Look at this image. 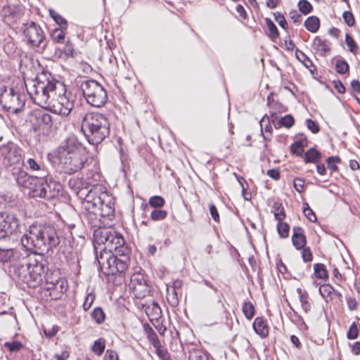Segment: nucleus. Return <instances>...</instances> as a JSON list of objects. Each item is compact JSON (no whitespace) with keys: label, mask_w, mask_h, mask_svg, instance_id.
Returning <instances> with one entry per match:
<instances>
[{"label":"nucleus","mask_w":360,"mask_h":360,"mask_svg":"<svg viewBox=\"0 0 360 360\" xmlns=\"http://www.w3.org/2000/svg\"><path fill=\"white\" fill-rule=\"evenodd\" d=\"M21 244L26 250L40 255L48 252L60 243L56 229L50 224H33L22 236Z\"/></svg>","instance_id":"f257e3e1"},{"label":"nucleus","mask_w":360,"mask_h":360,"mask_svg":"<svg viewBox=\"0 0 360 360\" xmlns=\"http://www.w3.org/2000/svg\"><path fill=\"white\" fill-rule=\"evenodd\" d=\"M60 83L51 74L43 72L32 82L31 85L27 86V91L35 104L47 108Z\"/></svg>","instance_id":"f03ea898"},{"label":"nucleus","mask_w":360,"mask_h":360,"mask_svg":"<svg viewBox=\"0 0 360 360\" xmlns=\"http://www.w3.org/2000/svg\"><path fill=\"white\" fill-rule=\"evenodd\" d=\"M81 129L90 144L97 145L109 135L110 123L103 114L88 112L82 118Z\"/></svg>","instance_id":"7ed1b4c3"},{"label":"nucleus","mask_w":360,"mask_h":360,"mask_svg":"<svg viewBox=\"0 0 360 360\" xmlns=\"http://www.w3.org/2000/svg\"><path fill=\"white\" fill-rule=\"evenodd\" d=\"M95 249L110 255H129V249L121 233L111 229H98L94 231Z\"/></svg>","instance_id":"20e7f679"},{"label":"nucleus","mask_w":360,"mask_h":360,"mask_svg":"<svg viewBox=\"0 0 360 360\" xmlns=\"http://www.w3.org/2000/svg\"><path fill=\"white\" fill-rule=\"evenodd\" d=\"M78 195L80 198L84 199V206L86 209L96 208L100 216L107 217L112 215L114 212V200L112 195L108 192L103 191L101 186L94 187L93 189L87 191L86 188L81 189Z\"/></svg>","instance_id":"39448f33"},{"label":"nucleus","mask_w":360,"mask_h":360,"mask_svg":"<svg viewBox=\"0 0 360 360\" xmlns=\"http://www.w3.org/2000/svg\"><path fill=\"white\" fill-rule=\"evenodd\" d=\"M36 253L22 256L15 271L22 281L34 287L42 281L44 265L36 258Z\"/></svg>","instance_id":"423d86ee"},{"label":"nucleus","mask_w":360,"mask_h":360,"mask_svg":"<svg viewBox=\"0 0 360 360\" xmlns=\"http://www.w3.org/2000/svg\"><path fill=\"white\" fill-rule=\"evenodd\" d=\"M25 103V95L23 93L22 84L0 87V104L2 108L9 112L18 113Z\"/></svg>","instance_id":"0eeeda50"},{"label":"nucleus","mask_w":360,"mask_h":360,"mask_svg":"<svg viewBox=\"0 0 360 360\" xmlns=\"http://www.w3.org/2000/svg\"><path fill=\"white\" fill-rule=\"evenodd\" d=\"M99 269L106 275L124 273L128 268L129 255H110L108 252L96 254Z\"/></svg>","instance_id":"6e6552de"},{"label":"nucleus","mask_w":360,"mask_h":360,"mask_svg":"<svg viewBox=\"0 0 360 360\" xmlns=\"http://www.w3.org/2000/svg\"><path fill=\"white\" fill-rule=\"evenodd\" d=\"M81 90L86 102L91 106L100 108L107 102L105 89L96 80L90 79L82 82Z\"/></svg>","instance_id":"1a4fd4ad"},{"label":"nucleus","mask_w":360,"mask_h":360,"mask_svg":"<svg viewBox=\"0 0 360 360\" xmlns=\"http://www.w3.org/2000/svg\"><path fill=\"white\" fill-rule=\"evenodd\" d=\"M68 94L63 83L58 84V88L52 97V100L46 109L55 114L68 116L74 107V101Z\"/></svg>","instance_id":"9d476101"},{"label":"nucleus","mask_w":360,"mask_h":360,"mask_svg":"<svg viewBox=\"0 0 360 360\" xmlns=\"http://www.w3.org/2000/svg\"><path fill=\"white\" fill-rule=\"evenodd\" d=\"M27 124L34 132L45 133L50 131L53 125L52 117L43 110H34L27 116Z\"/></svg>","instance_id":"9b49d317"},{"label":"nucleus","mask_w":360,"mask_h":360,"mask_svg":"<svg viewBox=\"0 0 360 360\" xmlns=\"http://www.w3.org/2000/svg\"><path fill=\"white\" fill-rule=\"evenodd\" d=\"M39 181L34 188L33 197H39L46 200L54 198L59 195L62 186L51 177L46 176L45 179L39 178Z\"/></svg>","instance_id":"f8f14e48"},{"label":"nucleus","mask_w":360,"mask_h":360,"mask_svg":"<svg viewBox=\"0 0 360 360\" xmlns=\"http://www.w3.org/2000/svg\"><path fill=\"white\" fill-rule=\"evenodd\" d=\"M20 220L13 212H0V240L6 239L17 232Z\"/></svg>","instance_id":"ddd939ff"},{"label":"nucleus","mask_w":360,"mask_h":360,"mask_svg":"<svg viewBox=\"0 0 360 360\" xmlns=\"http://www.w3.org/2000/svg\"><path fill=\"white\" fill-rule=\"evenodd\" d=\"M23 34L29 45L42 49L45 47V44H44V33L41 27L34 22L24 25Z\"/></svg>","instance_id":"4468645a"},{"label":"nucleus","mask_w":360,"mask_h":360,"mask_svg":"<svg viewBox=\"0 0 360 360\" xmlns=\"http://www.w3.org/2000/svg\"><path fill=\"white\" fill-rule=\"evenodd\" d=\"M83 146L82 143L75 135L67 137L57 148L56 154L58 160L67 158L70 155H75L82 153Z\"/></svg>","instance_id":"2eb2a0df"},{"label":"nucleus","mask_w":360,"mask_h":360,"mask_svg":"<svg viewBox=\"0 0 360 360\" xmlns=\"http://www.w3.org/2000/svg\"><path fill=\"white\" fill-rule=\"evenodd\" d=\"M0 155L2 157L3 162L6 167L18 164L22 161L20 148L11 141L0 146Z\"/></svg>","instance_id":"dca6fc26"},{"label":"nucleus","mask_w":360,"mask_h":360,"mask_svg":"<svg viewBox=\"0 0 360 360\" xmlns=\"http://www.w3.org/2000/svg\"><path fill=\"white\" fill-rule=\"evenodd\" d=\"M58 161L64 172L71 174L79 172L84 167L86 158L85 155L81 153L67 156V158H61Z\"/></svg>","instance_id":"f3484780"},{"label":"nucleus","mask_w":360,"mask_h":360,"mask_svg":"<svg viewBox=\"0 0 360 360\" xmlns=\"http://www.w3.org/2000/svg\"><path fill=\"white\" fill-rule=\"evenodd\" d=\"M129 288L138 299L145 297L150 292L147 281L141 273H135L131 276Z\"/></svg>","instance_id":"a211bd4d"},{"label":"nucleus","mask_w":360,"mask_h":360,"mask_svg":"<svg viewBox=\"0 0 360 360\" xmlns=\"http://www.w3.org/2000/svg\"><path fill=\"white\" fill-rule=\"evenodd\" d=\"M15 180L18 186L30 189L33 195L34 188L39 179L28 174L24 170H19L16 174Z\"/></svg>","instance_id":"6ab92c4d"},{"label":"nucleus","mask_w":360,"mask_h":360,"mask_svg":"<svg viewBox=\"0 0 360 360\" xmlns=\"http://www.w3.org/2000/svg\"><path fill=\"white\" fill-rule=\"evenodd\" d=\"M18 259H21V258H20V253L18 250L13 248H0V262H13L16 269L18 264L15 262Z\"/></svg>","instance_id":"aec40b11"},{"label":"nucleus","mask_w":360,"mask_h":360,"mask_svg":"<svg viewBox=\"0 0 360 360\" xmlns=\"http://www.w3.org/2000/svg\"><path fill=\"white\" fill-rule=\"evenodd\" d=\"M293 234L292 236V242L297 250L302 249L307 243L304 229L300 226H294L292 228Z\"/></svg>","instance_id":"412c9836"},{"label":"nucleus","mask_w":360,"mask_h":360,"mask_svg":"<svg viewBox=\"0 0 360 360\" xmlns=\"http://www.w3.org/2000/svg\"><path fill=\"white\" fill-rule=\"evenodd\" d=\"M252 327L255 333L262 338H266L269 335V327L263 317L255 318Z\"/></svg>","instance_id":"4be33fe9"},{"label":"nucleus","mask_w":360,"mask_h":360,"mask_svg":"<svg viewBox=\"0 0 360 360\" xmlns=\"http://www.w3.org/2000/svg\"><path fill=\"white\" fill-rule=\"evenodd\" d=\"M85 212L82 214L84 220H86L91 226H96L98 221V217L100 216L98 211H96V208L86 209L84 206Z\"/></svg>","instance_id":"5701e85b"},{"label":"nucleus","mask_w":360,"mask_h":360,"mask_svg":"<svg viewBox=\"0 0 360 360\" xmlns=\"http://www.w3.org/2000/svg\"><path fill=\"white\" fill-rule=\"evenodd\" d=\"M297 292L302 310L305 313H309L311 309V303L307 292L301 288H297Z\"/></svg>","instance_id":"b1692460"},{"label":"nucleus","mask_w":360,"mask_h":360,"mask_svg":"<svg viewBox=\"0 0 360 360\" xmlns=\"http://www.w3.org/2000/svg\"><path fill=\"white\" fill-rule=\"evenodd\" d=\"M261 131L263 134V137L265 140L271 139L272 127L270 124L269 118L263 117L260 121Z\"/></svg>","instance_id":"393cba45"},{"label":"nucleus","mask_w":360,"mask_h":360,"mask_svg":"<svg viewBox=\"0 0 360 360\" xmlns=\"http://www.w3.org/2000/svg\"><path fill=\"white\" fill-rule=\"evenodd\" d=\"M313 48L318 51L326 53L330 51V44L328 41L323 40L319 37H316L313 41Z\"/></svg>","instance_id":"a878e982"},{"label":"nucleus","mask_w":360,"mask_h":360,"mask_svg":"<svg viewBox=\"0 0 360 360\" xmlns=\"http://www.w3.org/2000/svg\"><path fill=\"white\" fill-rule=\"evenodd\" d=\"M321 158V153L314 148H311L304 154V162L306 163H317Z\"/></svg>","instance_id":"bb28decb"},{"label":"nucleus","mask_w":360,"mask_h":360,"mask_svg":"<svg viewBox=\"0 0 360 360\" xmlns=\"http://www.w3.org/2000/svg\"><path fill=\"white\" fill-rule=\"evenodd\" d=\"M144 328L148 341L154 347H158L161 343L154 330L148 324L145 325Z\"/></svg>","instance_id":"cd10ccee"},{"label":"nucleus","mask_w":360,"mask_h":360,"mask_svg":"<svg viewBox=\"0 0 360 360\" xmlns=\"http://www.w3.org/2000/svg\"><path fill=\"white\" fill-rule=\"evenodd\" d=\"M304 26L307 30L314 33L318 31L320 26L319 19L316 16H310L304 22Z\"/></svg>","instance_id":"c85d7f7f"},{"label":"nucleus","mask_w":360,"mask_h":360,"mask_svg":"<svg viewBox=\"0 0 360 360\" xmlns=\"http://www.w3.org/2000/svg\"><path fill=\"white\" fill-rule=\"evenodd\" d=\"M265 22H266V27H267L268 31H269V34H268L269 37L272 40H274L276 38H278L279 36V33H278V29H277L276 25L273 22V21L270 18H266L265 19Z\"/></svg>","instance_id":"c756f323"},{"label":"nucleus","mask_w":360,"mask_h":360,"mask_svg":"<svg viewBox=\"0 0 360 360\" xmlns=\"http://www.w3.org/2000/svg\"><path fill=\"white\" fill-rule=\"evenodd\" d=\"M65 30L61 27L55 29L51 34L52 40L56 43L63 44L65 38Z\"/></svg>","instance_id":"7c9ffc66"},{"label":"nucleus","mask_w":360,"mask_h":360,"mask_svg":"<svg viewBox=\"0 0 360 360\" xmlns=\"http://www.w3.org/2000/svg\"><path fill=\"white\" fill-rule=\"evenodd\" d=\"M273 210L274 217L278 221H281L284 219L285 214L281 203L278 202H274L273 205Z\"/></svg>","instance_id":"2f4dec72"},{"label":"nucleus","mask_w":360,"mask_h":360,"mask_svg":"<svg viewBox=\"0 0 360 360\" xmlns=\"http://www.w3.org/2000/svg\"><path fill=\"white\" fill-rule=\"evenodd\" d=\"M242 311L245 318L250 320L255 316V307L252 302L247 301L243 304Z\"/></svg>","instance_id":"473e14b6"},{"label":"nucleus","mask_w":360,"mask_h":360,"mask_svg":"<svg viewBox=\"0 0 360 360\" xmlns=\"http://www.w3.org/2000/svg\"><path fill=\"white\" fill-rule=\"evenodd\" d=\"M91 318L98 324H101L105 321V314L101 307H96L91 312Z\"/></svg>","instance_id":"72a5a7b5"},{"label":"nucleus","mask_w":360,"mask_h":360,"mask_svg":"<svg viewBox=\"0 0 360 360\" xmlns=\"http://www.w3.org/2000/svg\"><path fill=\"white\" fill-rule=\"evenodd\" d=\"M314 274L316 277L321 279H325L328 278V271L323 264H315L314 265Z\"/></svg>","instance_id":"f704fd0d"},{"label":"nucleus","mask_w":360,"mask_h":360,"mask_svg":"<svg viewBox=\"0 0 360 360\" xmlns=\"http://www.w3.org/2000/svg\"><path fill=\"white\" fill-rule=\"evenodd\" d=\"M295 123V120L291 115H287L281 117L278 122L277 125H275L276 128L281 127L282 126L286 128H290Z\"/></svg>","instance_id":"c9c22d12"},{"label":"nucleus","mask_w":360,"mask_h":360,"mask_svg":"<svg viewBox=\"0 0 360 360\" xmlns=\"http://www.w3.org/2000/svg\"><path fill=\"white\" fill-rule=\"evenodd\" d=\"M26 165L32 171H41L44 172V165L40 160H37L33 158H29L26 161Z\"/></svg>","instance_id":"e433bc0d"},{"label":"nucleus","mask_w":360,"mask_h":360,"mask_svg":"<svg viewBox=\"0 0 360 360\" xmlns=\"http://www.w3.org/2000/svg\"><path fill=\"white\" fill-rule=\"evenodd\" d=\"M277 231L281 238H286L289 236L290 226L285 222H282V221H278Z\"/></svg>","instance_id":"4c0bfd02"},{"label":"nucleus","mask_w":360,"mask_h":360,"mask_svg":"<svg viewBox=\"0 0 360 360\" xmlns=\"http://www.w3.org/2000/svg\"><path fill=\"white\" fill-rule=\"evenodd\" d=\"M167 216V212L165 210H160L159 208L154 209L150 212V219L153 221H161L165 219Z\"/></svg>","instance_id":"58836bf2"},{"label":"nucleus","mask_w":360,"mask_h":360,"mask_svg":"<svg viewBox=\"0 0 360 360\" xmlns=\"http://www.w3.org/2000/svg\"><path fill=\"white\" fill-rule=\"evenodd\" d=\"M105 340L104 339L99 338L96 340L92 346V351L97 355L100 356L103 354L105 349Z\"/></svg>","instance_id":"ea45409f"},{"label":"nucleus","mask_w":360,"mask_h":360,"mask_svg":"<svg viewBox=\"0 0 360 360\" xmlns=\"http://www.w3.org/2000/svg\"><path fill=\"white\" fill-rule=\"evenodd\" d=\"M295 55L297 60L302 63L306 68H309L313 65L312 61L302 51L297 49Z\"/></svg>","instance_id":"a19ab883"},{"label":"nucleus","mask_w":360,"mask_h":360,"mask_svg":"<svg viewBox=\"0 0 360 360\" xmlns=\"http://www.w3.org/2000/svg\"><path fill=\"white\" fill-rule=\"evenodd\" d=\"M299 11L304 15L309 14L312 11L311 4L307 0H300L297 4Z\"/></svg>","instance_id":"79ce46f5"},{"label":"nucleus","mask_w":360,"mask_h":360,"mask_svg":"<svg viewBox=\"0 0 360 360\" xmlns=\"http://www.w3.org/2000/svg\"><path fill=\"white\" fill-rule=\"evenodd\" d=\"M148 204L155 209L160 208L165 205V200L159 195H155L149 199Z\"/></svg>","instance_id":"37998d69"},{"label":"nucleus","mask_w":360,"mask_h":360,"mask_svg":"<svg viewBox=\"0 0 360 360\" xmlns=\"http://www.w3.org/2000/svg\"><path fill=\"white\" fill-rule=\"evenodd\" d=\"M50 15L53 18V19L56 21V22L60 25V27L63 29L68 28V22L63 18L61 15L58 14L56 12L53 11H50Z\"/></svg>","instance_id":"c03bdc74"},{"label":"nucleus","mask_w":360,"mask_h":360,"mask_svg":"<svg viewBox=\"0 0 360 360\" xmlns=\"http://www.w3.org/2000/svg\"><path fill=\"white\" fill-rule=\"evenodd\" d=\"M335 70L339 74H345L349 71V65L345 60H337Z\"/></svg>","instance_id":"a18cd8bd"},{"label":"nucleus","mask_w":360,"mask_h":360,"mask_svg":"<svg viewBox=\"0 0 360 360\" xmlns=\"http://www.w3.org/2000/svg\"><path fill=\"white\" fill-rule=\"evenodd\" d=\"M304 143L301 141H295L290 146L291 153L297 156H302L304 153Z\"/></svg>","instance_id":"49530a36"},{"label":"nucleus","mask_w":360,"mask_h":360,"mask_svg":"<svg viewBox=\"0 0 360 360\" xmlns=\"http://www.w3.org/2000/svg\"><path fill=\"white\" fill-rule=\"evenodd\" d=\"M303 213L310 221L314 222L316 221L315 213L307 202L303 204Z\"/></svg>","instance_id":"de8ad7c7"},{"label":"nucleus","mask_w":360,"mask_h":360,"mask_svg":"<svg viewBox=\"0 0 360 360\" xmlns=\"http://www.w3.org/2000/svg\"><path fill=\"white\" fill-rule=\"evenodd\" d=\"M189 360H208V357L202 351L194 349L189 354Z\"/></svg>","instance_id":"09e8293b"},{"label":"nucleus","mask_w":360,"mask_h":360,"mask_svg":"<svg viewBox=\"0 0 360 360\" xmlns=\"http://www.w3.org/2000/svg\"><path fill=\"white\" fill-rule=\"evenodd\" d=\"M333 292H335V289L329 284L322 285L319 288L321 295L325 298L328 297Z\"/></svg>","instance_id":"8fccbe9b"},{"label":"nucleus","mask_w":360,"mask_h":360,"mask_svg":"<svg viewBox=\"0 0 360 360\" xmlns=\"http://www.w3.org/2000/svg\"><path fill=\"white\" fill-rule=\"evenodd\" d=\"M4 347L10 352H14L20 350L22 348V344L19 341H13L11 342H6L4 343Z\"/></svg>","instance_id":"3c124183"},{"label":"nucleus","mask_w":360,"mask_h":360,"mask_svg":"<svg viewBox=\"0 0 360 360\" xmlns=\"http://www.w3.org/2000/svg\"><path fill=\"white\" fill-rule=\"evenodd\" d=\"M359 335V328L355 322L352 323L350 326L349 330L347 333V337L349 340H354L358 338Z\"/></svg>","instance_id":"603ef678"},{"label":"nucleus","mask_w":360,"mask_h":360,"mask_svg":"<svg viewBox=\"0 0 360 360\" xmlns=\"http://www.w3.org/2000/svg\"><path fill=\"white\" fill-rule=\"evenodd\" d=\"M95 300V295L92 292H89L86 295L84 302L83 303V309L86 311L90 309Z\"/></svg>","instance_id":"864d4df0"},{"label":"nucleus","mask_w":360,"mask_h":360,"mask_svg":"<svg viewBox=\"0 0 360 360\" xmlns=\"http://www.w3.org/2000/svg\"><path fill=\"white\" fill-rule=\"evenodd\" d=\"M340 162V159L338 156H331L327 158L326 162L328 165V167L329 169H330L332 171L335 172L338 170V166L336 165V163H338Z\"/></svg>","instance_id":"5fc2aeb1"},{"label":"nucleus","mask_w":360,"mask_h":360,"mask_svg":"<svg viewBox=\"0 0 360 360\" xmlns=\"http://www.w3.org/2000/svg\"><path fill=\"white\" fill-rule=\"evenodd\" d=\"M345 43L352 53H355L358 46L353 37L349 34H346Z\"/></svg>","instance_id":"6e6d98bb"},{"label":"nucleus","mask_w":360,"mask_h":360,"mask_svg":"<svg viewBox=\"0 0 360 360\" xmlns=\"http://www.w3.org/2000/svg\"><path fill=\"white\" fill-rule=\"evenodd\" d=\"M155 353L162 360H169L170 358L169 354L167 349L162 348L161 345L158 347H155Z\"/></svg>","instance_id":"4d7b16f0"},{"label":"nucleus","mask_w":360,"mask_h":360,"mask_svg":"<svg viewBox=\"0 0 360 360\" xmlns=\"http://www.w3.org/2000/svg\"><path fill=\"white\" fill-rule=\"evenodd\" d=\"M274 15L275 17V20L278 23V25L284 30H286L288 27V23L284 15H283L278 12L274 13Z\"/></svg>","instance_id":"13d9d810"},{"label":"nucleus","mask_w":360,"mask_h":360,"mask_svg":"<svg viewBox=\"0 0 360 360\" xmlns=\"http://www.w3.org/2000/svg\"><path fill=\"white\" fill-rule=\"evenodd\" d=\"M342 17L344 18L345 23L348 26L351 27L354 25L355 20H354L353 14L351 12L345 11L342 14Z\"/></svg>","instance_id":"bf43d9fd"},{"label":"nucleus","mask_w":360,"mask_h":360,"mask_svg":"<svg viewBox=\"0 0 360 360\" xmlns=\"http://www.w3.org/2000/svg\"><path fill=\"white\" fill-rule=\"evenodd\" d=\"M178 291L176 289L172 290V293L168 292L167 299L169 303L173 306H176L179 304V299L177 297Z\"/></svg>","instance_id":"052dcab7"},{"label":"nucleus","mask_w":360,"mask_h":360,"mask_svg":"<svg viewBox=\"0 0 360 360\" xmlns=\"http://www.w3.org/2000/svg\"><path fill=\"white\" fill-rule=\"evenodd\" d=\"M306 125L308 129L310 130L314 134L318 133L320 130V128L317 123L311 119H307L306 120Z\"/></svg>","instance_id":"680f3d73"},{"label":"nucleus","mask_w":360,"mask_h":360,"mask_svg":"<svg viewBox=\"0 0 360 360\" xmlns=\"http://www.w3.org/2000/svg\"><path fill=\"white\" fill-rule=\"evenodd\" d=\"M294 187L297 192L302 193L304 188V181L301 178L295 179Z\"/></svg>","instance_id":"e2e57ef3"},{"label":"nucleus","mask_w":360,"mask_h":360,"mask_svg":"<svg viewBox=\"0 0 360 360\" xmlns=\"http://www.w3.org/2000/svg\"><path fill=\"white\" fill-rule=\"evenodd\" d=\"M302 259L304 262H311L312 260V254L309 248H302Z\"/></svg>","instance_id":"0e129e2a"},{"label":"nucleus","mask_w":360,"mask_h":360,"mask_svg":"<svg viewBox=\"0 0 360 360\" xmlns=\"http://www.w3.org/2000/svg\"><path fill=\"white\" fill-rule=\"evenodd\" d=\"M210 214H211L212 217L213 218V219L215 221H219V215L217 209V207H215L214 205L211 204L210 205Z\"/></svg>","instance_id":"69168bd1"},{"label":"nucleus","mask_w":360,"mask_h":360,"mask_svg":"<svg viewBox=\"0 0 360 360\" xmlns=\"http://www.w3.org/2000/svg\"><path fill=\"white\" fill-rule=\"evenodd\" d=\"M63 52L66 56H73L74 55V48L71 44H66L63 48Z\"/></svg>","instance_id":"338daca9"},{"label":"nucleus","mask_w":360,"mask_h":360,"mask_svg":"<svg viewBox=\"0 0 360 360\" xmlns=\"http://www.w3.org/2000/svg\"><path fill=\"white\" fill-rule=\"evenodd\" d=\"M347 304L349 310L353 311L356 309L357 302L354 297L347 298Z\"/></svg>","instance_id":"774afa93"}]
</instances>
